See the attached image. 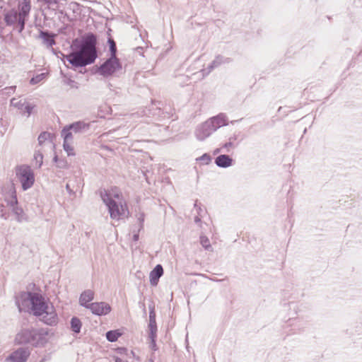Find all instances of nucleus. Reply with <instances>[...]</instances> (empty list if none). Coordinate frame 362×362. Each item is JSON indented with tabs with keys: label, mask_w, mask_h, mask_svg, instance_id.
I'll return each instance as SVG.
<instances>
[{
	"label": "nucleus",
	"mask_w": 362,
	"mask_h": 362,
	"mask_svg": "<svg viewBox=\"0 0 362 362\" xmlns=\"http://www.w3.org/2000/svg\"><path fill=\"white\" fill-rule=\"evenodd\" d=\"M98 39L96 34L88 32L81 37H76L72 40L71 52L64 54L60 50L53 47L49 48L52 52L57 57H62L66 66L74 71L83 74L86 69L85 67L92 64L98 57L97 45Z\"/></svg>",
	"instance_id": "1"
},
{
	"label": "nucleus",
	"mask_w": 362,
	"mask_h": 362,
	"mask_svg": "<svg viewBox=\"0 0 362 362\" xmlns=\"http://www.w3.org/2000/svg\"><path fill=\"white\" fill-rule=\"evenodd\" d=\"M49 334L47 328L23 329L15 337V342L18 345L29 344L34 347H44L47 343Z\"/></svg>",
	"instance_id": "2"
},
{
	"label": "nucleus",
	"mask_w": 362,
	"mask_h": 362,
	"mask_svg": "<svg viewBox=\"0 0 362 362\" xmlns=\"http://www.w3.org/2000/svg\"><path fill=\"white\" fill-rule=\"evenodd\" d=\"M18 10L15 8L4 10V21L7 26L13 25L14 29L21 33L28 20L30 8L26 4L25 5L18 4Z\"/></svg>",
	"instance_id": "3"
},
{
	"label": "nucleus",
	"mask_w": 362,
	"mask_h": 362,
	"mask_svg": "<svg viewBox=\"0 0 362 362\" xmlns=\"http://www.w3.org/2000/svg\"><path fill=\"white\" fill-rule=\"evenodd\" d=\"M22 304L27 305L29 313L35 317L42 316L50 308L49 302L45 297L36 292L27 291L21 293Z\"/></svg>",
	"instance_id": "4"
},
{
	"label": "nucleus",
	"mask_w": 362,
	"mask_h": 362,
	"mask_svg": "<svg viewBox=\"0 0 362 362\" xmlns=\"http://www.w3.org/2000/svg\"><path fill=\"white\" fill-rule=\"evenodd\" d=\"M93 69L95 74L110 78L122 70V64L118 57H109L100 66H94Z\"/></svg>",
	"instance_id": "5"
},
{
	"label": "nucleus",
	"mask_w": 362,
	"mask_h": 362,
	"mask_svg": "<svg viewBox=\"0 0 362 362\" xmlns=\"http://www.w3.org/2000/svg\"><path fill=\"white\" fill-rule=\"evenodd\" d=\"M100 197L107 207L112 219H119L126 211L129 213L127 205L115 201L106 190L100 192Z\"/></svg>",
	"instance_id": "6"
},
{
	"label": "nucleus",
	"mask_w": 362,
	"mask_h": 362,
	"mask_svg": "<svg viewBox=\"0 0 362 362\" xmlns=\"http://www.w3.org/2000/svg\"><path fill=\"white\" fill-rule=\"evenodd\" d=\"M16 174L23 191L29 189L34 185L35 174L29 165H22L16 166Z\"/></svg>",
	"instance_id": "7"
},
{
	"label": "nucleus",
	"mask_w": 362,
	"mask_h": 362,
	"mask_svg": "<svg viewBox=\"0 0 362 362\" xmlns=\"http://www.w3.org/2000/svg\"><path fill=\"white\" fill-rule=\"evenodd\" d=\"M9 197L5 198L7 204L11 207L12 212L16 215V218L18 222H23L27 220L26 214H25L22 207L18 205V201L16 194L15 186L11 183L9 188Z\"/></svg>",
	"instance_id": "8"
},
{
	"label": "nucleus",
	"mask_w": 362,
	"mask_h": 362,
	"mask_svg": "<svg viewBox=\"0 0 362 362\" xmlns=\"http://www.w3.org/2000/svg\"><path fill=\"white\" fill-rule=\"evenodd\" d=\"M218 128H220V124L214 126L211 122L207 120L197 128L196 137L199 141H204Z\"/></svg>",
	"instance_id": "9"
},
{
	"label": "nucleus",
	"mask_w": 362,
	"mask_h": 362,
	"mask_svg": "<svg viewBox=\"0 0 362 362\" xmlns=\"http://www.w3.org/2000/svg\"><path fill=\"white\" fill-rule=\"evenodd\" d=\"M57 35L49 30H39V34L36 39L41 40L42 45L47 49L52 48L56 45V37Z\"/></svg>",
	"instance_id": "10"
},
{
	"label": "nucleus",
	"mask_w": 362,
	"mask_h": 362,
	"mask_svg": "<svg viewBox=\"0 0 362 362\" xmlns=\"http://www.w3.org/2000/svg\"><path fill=\"white\" fill-rule=\"evenodd\" d=\"M11 105L16 107L20 113L22 115H26L27 117H29L33 112L35 105L31 103L27 102L25 100H18L17 98H12L11 100Z\"/></svg>",
	"instance_id": "11"
},
{
	"label": "nucleus",
	"mask_w": 362,
	"mask_h": 362,
	"mask_svg": "<svg viewBox=\"0 0 362 362\" xmlns=\"http://www.w3.org/2000/svg\"><path fill=\"white\" fill-rule=\"evenodd\" d=\"M30 355L27 348L21 347L11 353L6 358V362H26Z\"/></svg>",
	"instance_id": "12"
},
{
	"label": "nucleus",
	"mask_w": 362,
	"mask_h": 362,
	"mask_svg": "<svg viewBox=\"0 0 362 362\" xmlns=\"http://www.w3.org/2000/svg\"><path fill=\"white\" fill-rule=\"evenodd\" d=\"M89 310L95 315L103 316L109 314L112 310V308L109 303L101 301L90 303Z\"/></svg>",
	"instance_id": "13"
},
{
	"label": "nucleus",
	"mask_w": 362,
	"mask_h": 362,
	"mask_svg": "<svg viewBox=\"0 0 362 362\" xmlns=\"http://www.w3.org/2000/svg\"><path fill=\"white\" fill-rule=\"evenodd\" d=\"M38 317H40V321L49 326H55L58 323V316L52 305L50 306V308L48 309L47 312Z\"/></svg>",
	"instance_id": "14"
},
{
	"label": "nucleus",
	"mask_w": 362,
	"mask_h": 362,
	"mask_svg": "<svg viewBox=\"0 0 362 362\" xmlns=\"http://www.w3.org/2000/svg\"><path fill=\"white\" fill-rule=\"evenodd\" d=\"M160 104L161 102L160 101L153 102L151 105L146 107L144 110L145 115L148 117L156 118L159 121L163 120V112H162V108L160 106H158V105Z\"/></svg>",
	"instance_id": "15"
},
{
	"label": "nucleus",
	"mask_w": 362,
	"mask_h": 362,
	"mask_svg": "<svg viewBox=\"0 0 362 362\" xmlns=\"http://www.w3.org/2000/svg\"><path fill=\"white\" fill-rule=\"evenodd\" d=\"M164 271L163 266L160 264H157L149 274L150 284L152 286H156L158 284L160 278L163 275Z\"/></svg>",
	"instance_id": "16"
},
{
	"label": "nucleus",
	"mask_w": 362,
	"mask_h": 362,
	"mask_svg": "<svg viewBox=\"0 0 362 362\" xmlns=\"http://www.w3.org/2000/svg\"><path fill=\"white\" fill-rule=\"evenodd\" d=\"M149 309V322L148 325V334L157 333L158 327L156 324V314L154 304L152 303L148 305Z\"/></svg>",
	"instance_id": "17"
},
{
	"label": "nucleus",
	"mask_w": 362,
	"mask_h": 362,
	"mask_svg": "<svg viewBox=\"0 0 362 362\" xmlns=\"http://www.w3.org/2000/svg\"><path fill=\"white\" fill-rule=\"evenodd\" d=\"M214 163L219 168H226L233 165L234 160L227 154H221L215 158Z\"/></svg>",
	"instance_id": "18"
},
{
	"label": "nucleus",
	"mask_w": 362,
	"mask_h": 362,
	"mask_svg": "<svg viewBox=\"0 0 362 362\" xmlns=\"http://www.w3.org/2000/svg\"><path fill=\"white\" fill-rule=\"evenodd\" d=\"M94 299V292L92 290H85L79 297V305L86 309H89L90 302Z\"/></svg>",
	"instance_id": "19"
},
{
	"label": "nucleus",
	"mask_w": 362,
	"mask_h": 362,
	"mask_svg": "<svg viewBox=\"0 0 362 362\" xmlns=\"http://www.w3.org/2000/svg\"><path fill=\"white\" fill-rule=\"evenodd\" d=\"M67 126L74 133H83L90 129V124L81 120L74 122Z\"/></svg>",
	"instance_id": "20"
},
{
	"label": "nucleus",
	"mask_w": 362,
	"mask_h": 362,
	"mask_svg": "<svg viewBox=\"0 0 362 362\" xmlns=\"http://www.w3.org/2000/svg\"><path fill=\"white\" fill-rule=\"evenodd\" d=\"M44 5H46L45 9L52 11L59 10L60 7L66 4V0H41Z\"/></svg>",
	"instance_id": "21"
},
{
	"label": "nucleus",
	"mask_w": 362,
	"mask_h": 362,
	"mask_svg": "<svg viewBox=\"0 0 362 362\" xmlns=\"http://www.w3.org/2000/svg\"><path fill=\"white\" fill-rule=\"evenodd\" d=\"M232 59L230 58L224 57L223 56L218 54L209 65L208 69H209V71H211L214 69L220 66L221 64L225 63H230Z\"/></svg>",
	"instance_id": "22"
},
{
	"label": "nucleus",
	"mask_w": 362,
	"mask_h": 362,
	"mask_svg": "<svg viewBox=\"0 0 362 362\" xmlns=\"http://www.w3.org/2000/svg\"><path fill=\"white\" fill-rule=\"evenodd\" d=\"M82 327L81 320L76 316L71 318L70 320V329L74 334H78L81 332Z\"/></svg>",
	"instance_id": "23"
},
{
	"label": "nucleus",
	"mask_w": 362,
	"mask_h": 362,
	"mask_svg": "<svg viewBox=\"0 0 362 362\" xmlns=\"http://www.w3.org/2000/svg\"><path fill=\"white\" fill-rule=\"evenodd\" d=\"M107 34H108V37H107V43L109 47L110 57H117V48L116 42L114 40V39L112 37L110 34L109 33V31L107 32Z\"/></svg>",
	"instance_id": "24"
},
{
	"label": "nucleus",
	"mask_w": 362,
	"mask_h": 362,
	"mask_svg": "<svg viewBox=\"0 0 362 362\" xmlns=\"http://www.w3.org/2000/svg\"><path fill=\"white\" fill-rule=\"evenodd\" d=\"M209 121L211 122L214 126H216V124H220L221 127L222 126L227 125L226 116L222 113L211 117Z\"/></svg>",
	"instance_id": "25"
},
{
	"label": "nucleus",
	"mask_w": 362,
	"mask_h": 362,
	"mask_svg": "<svg viewBox=\"0 0 362 362\" xmlns=\"http://www.w3.org/2000/svg\"><path fill=\"white\" fill-rule=\"evenodd\" d=\"M121 335L122 332L119 329L109 330L105 334L106 339L110 342L117 341Z\"/></svg>",
	"instance_id": "26"
},
{
	"label": "nucleus",
	"mask_w": 362,
	"mask_h": 362,
	"mask_svg": "<svg viewBox=\"0 0 362 362\" xmlns=\"http://www.w3.org/2000/svg\"><path fill=\"white\" fill-rule=\"evenodd\" d=\"M60 74L63 78L62 83L64 85L69 86L71 88L78 89L79 88V84L78 82L71 79L70 78H68L67 76L65 74H64L62 71H60Z\"/></svg>",
	"instance_id": "27"
},
{
	"label": "nucleus",
	"mask_w": 362,
	"mask_h": 362,
	"mask_svg": "<svg viewBox=\"0 0 362 362\" xmlns=\"http://www.w3.org/2000/svg\"><path fill=\"white\" fill-rule=\"evenodd\" d=\"M72 131L66 125L61 132V136L63 138V141L69 142L73 139Z\"/></svg>",
	"instance_id": "28"
},
{
	"label": "nucleus",
	"mask_w": 362,
	"mask_h": 362,
	"mask_svg": "<svg viewBox=\"0 0 362 362\" xmlns=\"http://www.w3.org/2000/svg\"><path fill=\"white\" fill-rule=\"evenodd\" d=\"M43 154L40 150H35L34 153V160L35 161V167L40 168L43 163Z\"/></svg>",
	"instance_id": "29"
},
{
	"label": "nucleus",
	"mask_w": 362,
	"mask_h": 362,
	"mask_svg": "<svg viewBox=\"0 0 362 362\" xmlns=\"http://www.w3.org/2000/svg\"><path fill=\"white\" fill-rule=\"evenodd\" d=\"M148 338L150 339V349L153 351H156L158 349L156 344L157 333L148 334Z\"/></svg>",
	"instance_id": "30"
},
{
	"label": "nucleus",
	"mask_w": 362,
	"mask_h": 362,
	"mask_svg": "<svg viewBox=\"0 0 362 362\" xmlns=\"http://www.w3.org/2000/svg\"><path fill=\"white\" fill-rule=\"evenodd\" d=\"M51 136H52V134L49 132H41L37 138L38 144L40 146L42 145L46 140H47L48 139H50Z\"/></svg>",
	"instance_id": "31"
},
{
	"label": "nucleus",
	"mask_w": 362,
	"mask_h": 362,
	"mask_svg": "<svg viewBox=\"0 0 362 362\" xmlns=\"http://www.w3.org/2000/svg\"><path fill=\"white\" fill-rule=\"evenodd\" d=\"M46 73H42L40 74H37L33 77L31 78L30 80V83L32 85H35L41 82L45 77H46Z\"/></svg>",
	"instance_id": "32"
},
{
	"label": "nucleus",
	"mask_w": 362,
	"mask_h": 362,
	"mask_svg": "<svg viewBox=\"0 0 362 362\" xmlns=\"http://www.w3.org/2000/svg\"><path fill=\"white\" fill-rule=\"evenodd\" d=\"M237 139H238V135L233 134L232 136H230L229 138L228 141L226 142V144H224L222 147L226 148L227 152H229L228 148L235 146V145L234 144V141L235 140H237Z\"/></svg>",
	"instance_id": "33"
},
{
	"label": "nucleus",
	"mask_w": 362,
	"mask_h": 362,
	"mask_svg": "<svg viewBox=\"0 0 362 362\" xmlns=\"http://www.w3.org/2000/svg\"><path fill=\"white\" fill-rule=\"evenodd\" d=\"M136 217L139 222V231L144 229V223L145 220V214L144 212H139L136 214Z\"/></svg>",
	"instance_id": "34"
},
{
	"label": "nucleus",
	"mask_w": 362,
	"mask_h": 362,
	"mask_svg": "<svg viewBox=\"0 0 362 362\" xmlns=\"http://www.w3.org/2000/svg\"><path fill=\"white\" fill-rule=\"evenodd\" d=\"M211 156L209 153H205L197 158V160L202 162L203 164L208 165L211 162Z\"/></svg>",
	"instance_id": "35"
},
{
	"label": "nucleus",
	"mask_w": 362,
	"mask_h": 362,
	"mask_svg": "<svg viewBox=\"0 0 362 362\" xmlns=\"http://www.w3.org/2000/svg\"><path fill=\"white\" fill-rule=\"evenodd\" d=\"M63 148L69 156L75 155L74 148L69 144V142L63 141Z\"/></svg>",
	"instance_id": "36"
},
{
	"label": "nucleus",
	"mask_w": 362,
	"mask_h": 362,
	"mask_svg": "<svg viewBox=\"0 0 362 362\" xmlns=\"http://www.w3.org/2000/svg\"><path fill=\"white\" fill-rule=\"evenodd\" d=\"M200 243L205 250H209L211 247L209 238L205 235L200 236Z\"/></svg>",
	"instance_id": "37"
},
{
	"label": "nucleus",
	"mask_w": 362,
	"mask_h": 362,
	"mask_svg": "<svg viewBox=\"0 0 362 362\" xmlns=\"http://www.w3.org/2000/svg\"><path fill=\"white\" fill-rule=\"evenodd\" d=\"M162 112H163V119H169L170 118V117L173 115V110L168 107H164V108H162Z\"/></svg>",
	"instance_id": "38"
},
{
	"label": "nucleus",
	"mask_w": 362,
	"mask_h": 362,
	"mask_svg": "<svg viewBox=\"0 0 362 362\" xmlns=\"http://www.w3.org/2000/svg\"><path fill=\"white\" fill-rule=\"evenodd\" d=\"M57 168L61 169H66L68 168V163L66 158H60L57 165Z\"/></svg>",
	"instance_id": "39"
},
{
	"label": "nucleus",
	"mask_w": 362,
	"mask_h": 362,
	"mask_svg": "<svg viewBox=\"0 0 362 362\" xmlns=\"http://www.w3.org/2000/svg\"><path fill=\"white\" fill-rule=\"evenodd\" d=\"M116 352L120 355H129L128 353V349L126 347H117L116 349Z\"/></svg>",
	"instance_id": "40"
},
{
	"label": "nucleus",
	"mask_w": 362,
	"mask_h": 362,
	"mask_svg": "<svg viewBox=\"0 0 362 362\" xmlns=\"http://www.w3.org/2000/svg\"><path fill=\"white\" fill-rule=\"evenodd\" d=\"M139 232L140 231H139V229L137 230V231H135V230L133 231L134 234L132 235V240L134 242H137L139 240Z\"/></svg>",
	"instance_id": "41"
},
{
	"label": "nucleus",
	"mask_w": 362,
	"mask_h": 362,
	"mask_svg": "<svg viewBox=\"0 0 362 362\" xmlns=\"http://www.w3.org/2000/svg\"><path fill=\"white\" fill-rule=\"evenodd\" d=\"M78 6L79 4L76 2H71L69 5L70 8L72 9L74 13L76 12V10H78Z\"/></svg>",
	"instance_id": "42"
},
{
	"label": "nucleus",
	"mask_w": 362,
	"mask_h": 362,
	"mask_svg": "<svg viewBox=\"0 0 362 362\" xmlns=\"http://www.w3.org/2000/svg\"><path fill=\"white\" fill-rule=\"evenodd\" d=\"M66 189L70 195L75 194V192L71 188L70 185L69 183L66 185Z\"/></svg>",
	"instance_id": "43"
},
{
	"label": "nucleus",
	"mask_w": 362,
	"mask_h": 362,
	"mask_svg": "<svg viewBox=\"0 0 362 362\" xmlns=\"http://www.w3.org/2000/svg\"><path fill=\"white\" fill-rule=\"evenodd\" d=\"M18 4L21 5H25V4H26V5H28V7L31 8L30 0H21L19 1Z\"/></svg>",
	"instance_id": "44"
},
{
	"label": "nucleus",
	"mask_w": 362,
	"mask_h": 362,
	"mask_svg": "<svg viewBox=\"0 0 362 362\" xmlns=\"http://www.w3.org/2000/svg\"><path fill=\"white\" fill-rule=\"evenodd\" d=\"M16 86H9L4 88V90H7L6 93L10 94L15 91Z\"/></svg>",
	"instance_id": "45"
},
{
	"label": "nucleus",
	"mask_w": 362,
	"mask_h": 362,
	"mask_svg": "<svg viewBox=\"0 0 362 362\" xmlns=\"http://www.w3.org/2000/svg\"><path fill=\"white\" fill-rule=\"evenodd\" d=\"M59 160H60V158H59V156H57V154L55 153H54V157H53V158H52V161H53L54 163H56V165H57V163H59Z\"/></svg>",
	"instance_id": "46"
},
{
	"label": "nucleus",
	"mask_w": 362,
	"mask_h": 362,
	"mask_svg": "<svg viewBox=\"0 0 362 362\" xmlns=\"http://www.w3.org/2000/svg\"><path fill=\"white\" fill-rule=\"evenodd\" d=\"M59 13H60L61 16L66 17L69 21L70 20L69 16L63 10H59Z\"/></svg>",
	"instance_id": "47"
},
{
	"label": "nucleus",
	"mask_w": 362,
	"mask_h": 362,
	"mask_svg": "<svg viewBox=\"0 0 362 362\" xmlns=\"http://www.w3.org/2000/svg\"><path fill=\"white\" fill-rule=\"evenodd\" d=\"M113 360L115 362H128L127 361H123L121 358L119 356H114Z\"/></svg>",
	"instance_id": "48"
},
{
	"label": "nucleus",
	"mask_w": 362,
	"mask_h": 362,
	"mask_svg": "<svg viewBox=\"0 0 362 362\" xmlns=\"http://www.w3.org/2000/svg\"><path fill=\"white\" fill-rule=\"evenodd\" d=\"M194 222L197 223H202L201 218H199L198 216H195L194 217Z\"/></svg>",
	"instance_id": "49"
},
{
	"label": "nucleus",
	"mask_w": 362,
	"mask_h": 362,
	"mask_svg": "<svg viewBox=\"0 0 362 362\" xmlns=\"http://www.w3.org/2000/svg\"><path fill=\"white\" fill-rule=\"evenodd\" d=\"M16 305L18 306V309L20 311H21V305H20V303H19V300H16Z\"/></svg>",
	"instance_id": "50"
},
{
	"label": "nucleus",
	"mask_w": 362,
	"mask_h": 362,
	"mask_svg": "<svg viewBox=\"0 0 362 362\" xmlns=\"http://www.w3.org/2000/svg\"><path fill=\"white\" fill-rule=\"evenodd\" d=\"M221 151V148H216L214 151V155H216L218 154Z\"/></svg>",
	"instance_id": "51"
},
{
	"label": "nucleus",
	"mask_w": 362,
	"mask_h": 362,
	"mask_svg": "<svg viewBox=\"0 0 362 362\" xmlns=\"http://www.w3.org/2000/svg\"><path fill=\"white\" fill-rule=\"evenodd\" d=\"M0 124H1V126H2V123L1 121H0ZM5 130H6L5 128H4L3 129H0V134H1V135L4 134Z\"/></svg>",
	"instance_id": "52"
},
{
	"label": "nucleus",
	"mask_w": 362,
	"mask_h": 362,
	"mask_svg": "<svg viewBox=\"0 0 362 362\" xmlns=\"http://www.w3.org/2000/svg\"><path fill=\"white\" fill-rule=\"evenodd\" d=\"M136 49H137L138 51H139V50H140V49H141V50H142V49H143V47H138L136 48Z\"/></svg>",
	"instance_id": "53"
},
{
	"label": "nucleus",
	"mask_w": 362,
	"mask_h": 362,
	"mask_svg": "<svg viewBox=\"0 0 362 362\" xmlns=\"http://www.w3.org/2000/svg\"><path fill=\"white\" fill-rule=\"evenodd\" d=\"M130 354H131V355H132V356H134V351H130Z\"/></svg>",
	"instance_id": "54"
},
{
	"label": "nucleus",
	"mask_w": 362,
	"mask_h": 362,
	"mask_svg": "<svg viewBox=\"0 0 362 362\" xmlns=\"http://www.w3.org/2000/svg\"><path fill=\"white\" fill-rule=\"evenodd\" d=\"M194 207L197 208V201H196L195 204H194Z\"/></svg>",
	"instance_id": "55"
},
{
	"label": "nucleus",
	"mask_w": 362,
	"mask_h": 362,
	"mask_svg": "<svg viewBox=\"0 0 362 362\" xmlns=\"http://www.w3.org/2000/svg\"><path fill=\"white\" fill-rule=\"evenodd\" d=\"M43 15H44V18H45V20H47L46 14H43Z\"/></svg>",
	"instance_id": "56"
},
{
	"label": "nucleus",
	"mask_w": 362,
	"mask_h": 362,
	"mask_svg": "<svg viewBox=\"0 0 362 362\" xmlns=\"http://www.w3.org/2000/svg\"><path fill=\"white\" fill-rule=\"evenodd\" d=\"M197 210H198L199 211H201V210H202L201 207L199 206V207L197 209Z\"/></svg>",
	"instance_id": "57"
},
{
	"label": "nucleus",
	"mask_w": 362,
	"mask_h": 362,
	"mask_svg": "<svg viewBox=\"0 0 362 362\" xmlns=\"http://www.w3.org/2000/svg\"><path fill=\"white\" fill-rule=\"evenodd\" d=\"M281 107H279L278 111L279 112L281 110Z\"/></svg>",
	"instance_id": "58"
},
{
	"label": "nucleus",
	"mask_w": 362,
	"mask_h": 362,
	"mask_svg": "<svg viewBox=\"0 0 362 362\" xmlns=\"http://www.w3.org/2000/svg\"><path fill=\"white\" fill-rule=\"evenodd\" d=\"M40 362H42V361H41Z\"/></svg>",
	"instance_id": "59"
},
{
	"label": "nucleus",
	"mask_w": 362,
	"mask_h": 362,
	"mask_svg": "<svg viewBox=\"0 0 362 362\" xmlns=\"http://www.w3.org/2000/svg\"><path fill=\"white\" fill-rule=\"evenodd\" d=\"M151 362H153V361Z\"/></svg>",
	"instance_id": "60"
}]
</instances>
